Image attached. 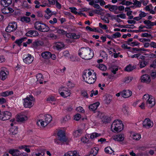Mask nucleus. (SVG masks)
<instances>
[{
  "label": "nucleus",
  "instance_id": "obj_45",
  "mask_svg": "<svg viewBox=\"0 0 156 156\" xmlns=\"http://www.w3.org/2000/svg\"><path fill=\"white\" fill-rule=\"evenodd\" d=\"M76 110L77 112H79L83 113L84 112V111L83 108L81 107H77L76 108Z\"/></svg>",
  "mask_w": 156,
  "mask_h": 156
},
{
  "label": "nucleus",
  "instance_id": "obj_60",
  "mask_svg": "<svg viewBox=\"0 0 156 156\" xmlns=\"http://www.w3.org/2000/svg\"><path fill=\"white\" fill-rule=\"evenodd\" d=\"M133 50H136V51H146V50L144 49V48H133Z\"/></svg>",
  "mask_w": 156,
  "mask_h": 156
},
{
  "label": "nucleus",
  "instance_id": "obj_6",
  "mask_svg": "<svg viewBox=\"0 0 156 156\" xmlns=\"http://www.w3.org/2000/svg\"><path fill=\"white\" fill-rule=\"evenodd\" d=\"M92 73L91 72L89 71L88 73L87 72H84V73L83 74V80L84 81L89 84H92L94 80V79H92V80H90L89 79V77L91 75Z\"/></svg>",
  "mask_w": 156,
  "mask_h": 156
},
{
  "label": "nucleus",
  "instance_id": "obj_15",
  "mask_svg": "<svg viewBox=\"0 0 156 156\" xmlns=\"http://www.w3.org/2000/svg\"><path fill=\"white\" fill-rule=\"evenodd\" d=\"M141 81L144 83H149L151 81L150 76L147 74L143 75L141 77Z\"/></svg>",
  "mask_w": 156,
  "mask_h": 156
},
{
  "label": "nucleus",
  "instance_id": "obj_31",
  "mask_svg": "<svg viewBox=\"0 0 156 156\" xmlns=\"http://www.w3.org/2000/svg\"><path fill=\"white\" fill-rule=\"evenodd\" d=\"M98 153V151L95 148H94L92 149L90 152V154H89L88 156H94L96 155Z\"/></svg>",
  "mask_w": 156,
  "mask_h": 156
},
{
  "label": "nucleus",
  "instance_id": "obj_19",
  "mask_svg": "<svg viewBox=\"0 0 156 156\" xmlns=\"http://www.w3.org/2000/svg\"><path fill=\"white\" fill-rule=\"evenodd\" d=\"M19 151L17 149H11L9 151V153L13 156H18L19 153Z\"/></svg>",
  "mask_w": 156,
  "mask_h": 156
},
{
  "label": "nucleus",
  "instance_id": "obj_30",
  "mask_svg": "<svg viewBox=\"0 0 156 156\" xmlns=\"http://www.w3.org/2000/svg\"><path fill=\"white\" fill-rule=\"evenodd\" d=\"M135 69L134 66H132L131 65H129L126 67L125 70L127 72L132 71Z\"/></svg>",
  "mask_w": 156,
  "mask_h": 156
},
{
  "label": "nucleus",
  "instance_id": "obj_43",
  "mask_svg": "<svg viewBox=\"0 0 156 156\" xmlns=\"http://www.w3.org/2000/svg\"><path fill=\"white\" fill-rule=\"evenodd\" d=\"M121 36V34L119 32H116L112 35V37L114 38L119 37Z\"/></svg>",
  "mask_w": 156,
  "mask_h": 156
},
{
  "label": "nucleus",
  "instance_id": "obj_8",
  "mask_svg": "<svg viewBox=\"0 0 156 156\" xmlns=\"http://www.w3.org/2000/svg\"><path fill=\"white\" fill-rule=\"evenodd\" d=\"M11 116L12 114L10 112L5 111L0 113V119L2 120L5 121L10 119Z\"/></svg>",
  "mask_w": 156,
  "mask_h": 156
},
{
  "label": "nucleus",
  "instance_id": "obj_63",
  "mask_svg": "<svg viewBox=\"0 0 156 156\" xmlns=\"http://www.w3.org/2000/svg\"><path fill=\"white\" fill-rule=\"evenodd\" d=\"M101 19L103 20L105 23H109V20L108 18H105V17H101Z\"/></svg>",
  "mask_w": 156,
  "mask_h": 156
},
{
  "label": "nucleus",
  "instance_id": "obj_62",
  "mask_svg": "<svg viewBox=\"0 0 156 156\" xmlns=\"http://www.w3.org/2000/svg\"><path fill=\"white\" fill-rule=\"evenodd\" d=\"M32 35L34 36H37L39 34L38 32L37 31L35 30H32Z\"/></svg>",
  "mask_w": 156,
  "mask_h": 156
},
{
  "label": "nucleus",
  "instance_id": "obj_41",
  "mask_svg": "<svg viewBox=\"0 0 156 156\" xmlns=\"http://www.w3.org/2000/svg\"><path fill=\"white\" fill-rule=\"evenodd\" d=\"M96 74L95 73H94V74L93 75H92L90 76V77H89V79L90 80H91L94 79V81L92 83H94L96 81Z\"/></svg>",
  "mask_w": 156,
  "mask_h": 156
},
{
  "label": "nucleus",
  "instance_id": "obj_4",
  "mask_svg": "<svg viewBox=\"0 0 156 156\" xmlns=\"http://www.w3.org/2000/svg\"><path fill=\"white\" fill-rule=\"evenodd\" d=\"M35 28L42 32H46L49 30V28L46 25L41 23L39 21L36 22L34 24Z\"/></svg>",
  "mask_w": 156,
  "mask_h": 156
},
{
  "label": "nucleus",
  "instance_id": "obj_38",
  "mask_svg": "<svg viewBox=\"0 0 156 156\" xmlns=\"http://www.w3.org/2000/svg\"><path fill=\"white\" fill-rule=\"evenodd\" d=\"M105 152L109 154H112L114 151L110 147H107L105 148Z\"/></svg>",
  "mask_w": 156,
  "mask_h": 156
},
{
  "label": "nucleus",
  "instance_id": "obj_1",
  "mask_svg": "<svg viewBox=\"0 0 156 156\" xmlns=\"http://www.w3.org/2000/svg\"><path fill=\"white\" fill-rule=\"evenodd\" d=\"M78 55L82 59L88 60L92 58L94 56L93 51L89 48H82L79 50Z\"/></svg>",
  "mask_w": 156,
  "mask_h": 156
},
{
  "label": "nucleus",
  "instance_id": "obj_42",
  "mask_svg": "<svg viewBox=\"0 0 156 156\" xmlns=\"http://www.w3.org/2000/svg\"><path fill=\"white\" fill-rule=\"evenodd\" d=\"M63 90L65 94V96L67 97L70 95L71 93L69 90H68V89H66L65 90Z\"/></svg>",
  "mask_w": 156,
  "mask_h": 156
},
{
  "label": "nucleus",
  "instance_id": "obj_54",
  "mask_svg": "<svg viewBox=\"0 0 156 156\" xmlns=\"http://www.w3.org/2000/svg\"><path fill=\"white\" fill-rule=\"evenodd\" d=\"M117 17H120L122 19H125L126 18V15L124 14H122L119 15H117L116 16Z\"/></svg>",
  "mask_w": 156,
  "mask_h": 156
},
{
  "label": "nucleus",
  "instance_id": "obj_36",
  "mask_svg": "<svg viewBox=\"0 0 156 156\" xmlns=\"http://www.w3.org/2000/svg\"><path fill=\"white\" fill-rule=\"evenodd\" d=\"M132 136L133 139L136 140H139L141 137L140 135L138 134H133Z\"/></svg>",
  "mask_w": 156,
  "mask_h": 156
},
{
  "label": "nucleus",
  "instance_id": "obj_5",
  "mask_svg": "<svg viewBox=\"0 0 156 156\" xmlns=\"http://www.w3.org/2000/svg\"><path fill=\"white\" fill-rule=\"evenodd\" d=\"M33 97L31 95H29V96L24 99V107L26 108H30L33 106L31 101L34 100Z\"/></svg>",
  "mask_w": 156,
  "mask_h": 156
},
{
  "label": "nucleus",
  "instance_id": "obj_51",
  "mask_svg": "<svg viewBox=\"0 0 156 156\" xmlns=\"http://www.w3.org/2000/svg\"><path fill=\"white\" fill-rule=\"evenodd\" d=\"M47 13V15H50V16H51L53 14V12H52L51 10H50V9L49 8H47L46 9V11H45Z\"/></svg>",
  "mask_w": 156,
  "mask_h": 156
},
{
  "label": "nucleus",
  "instance_id": "obj_24",
  "mask_svg": "<svg viewBox=\"0 0 156 156\" xmlns=\"http://www.w3.org/2000/svg\"><path fill=\"white\" fill-rule=\"evenodd\" d=\"M55 47L58 50H59L64 47V44L61 42H56L55 44Z\"/></svg>",
  "mask_w": 156,
  "mask_h": 156
},
{
  "label": "nucleus",
  "instance_id": "obj_64",
  "mask_svg": "<svg viewBox=\"0 0 156 156\" xmlns=\"http://www.w3.org/2000/svg\"><path fill=\"white\" fill-rule=\"evenodd\" d=\"M57 32L58 33L62 34H65L66 33V32L62 30H57Z\"/></svg>",
  "mask_w": 156,
  "mask_h": 156
},
{
  "label": "nucleus",
  "instance_id": "obj_34",
  "mask_svg": "<svg viewBox=\"0 0 156 156\" xmlns=\"http://www.w3.org/2000/svg\"><path fill=\"white\" fill-rule=\"evenodd\" d=\"M26 39V38L25 37L22 38L21 39L16 40L15 41V43L17 44L19 46H20L22 43L23 41L24 40Z\"/></svg>",
  "mask_w": 156,
  "mask_h": 156
},
{
  "label": "nucleus",
  "instance_id": "obj_11",
  "mask_svg": "<svg viewBox=\"0 0 156 156\" xmlns=\"http://www.w3.org/2000/svg\"><path fill=\"white\" fill-rule=\"evenodd\" d=\"M17 121L18 122H23L27 120V117L25 115L21 114L18 115L16 117Z\"/></svg>",
  "mask_w": 156,
  "mask_h": 156
},
{
  "label": "nucleus",
  "instance_id": "obj_28",
  "mask_svg": "<svg viewBox=\"0 0 156 156\" xmlns=\"http://www.w3.org/2000/svg\"><path fill=\"white\" fill-rule=\"evenodd\" d=\"M82 133V130L81 129H79L74 132L73 135L75 137H76L78 136H80Z\"/></svg>",
  "mask_w": 156,
  "mask_h": 156
},
{
  "label": "nucleus",
  "instance_id": "obj_49",
  "mask_svg": "<svg viewBox=\"0 0 156 156\" xmlns=\"http://www.w3.org/2000/svg\"><path fill=\"white\" fill-rule=\"evenodd\" d=\"M99 27L102 29L106 30L108 29V27L106 25H102L101 23H99Z\"/></svg>",
  "mask_w": 156,
  "mask_h": 156
},
{
  "label": "nucleus",
  "instance_id": "obj_39",
  "mask_svg": "<svg viewBox=\"0 0 156 156\" xmlns=\"http://www.w3.org/2000/svg\"><path fill=\"white\" fill-rule=\"evenodd\" d=\"M98 67L102 71H105L107 69L106 66L103 64H100Z\"/></svg>",
  "mask_w": 156,
  "mask_h": 156
},
{
  "label": "nucleus",
  "instance_id": "obj_32",
  "mask_svg": "<svg viewBox=\"0 0 156 156\" xmlns=\"http://www.w3.org/2000/svg\"><path fill=\"white\" fill-rule=\"evenodd\" d=\"M21 20L23 22L28 23L30 21V17L24 16L21 18Z\"/></svg>",
  "mask_w": 156,
  "mask_h": 156
},
{
  "label": "nucleus",
  "instance_id": "obj_40",
  "mask_svg": "<svg viewBox=\"0 0 156 156\" xmlns=\"http://www.w3.org/2000/svg\"><path fill=\"white\" fill-rule=\"evenodd\" d=\"M134 2L133 4L134 5H136V6L140 7L141 5V2L137 0H133Z\"/></svg>",
  "mask_w": 156,
  "mask_h": 156
},
{
  "label": "nucleus",
  "instance_id": "obj_35",
  "mask_svg": "<svg viewBox=\"0 0 156 156\" xmlns=\"http://www.w3.org/2000/svg\"><path fill=\"white\" fill-rule=\"evenodd\" d=\"M101 135V134L100 133H92V134L90 136V138L91 139H93L94 138L99 136Z\"/></svg>",
  "mask_w": 156,
  "mask_h": 156
},
{
  "label": "nucleus",
  "instance_id": "obj_22",
  "mask_svg": "<svg viewBox=\"0 0 156 156\" xmlns=\"http://www.w3.org/2000/svg\"><path fill=\"white\" fill-rule=\"evenodd\" d=\"M41 56L43 58L45 59H48L51 56V53L49 52L46 51L42 53Z\"/></svg>",
  "mask_w": 156,
  "mask_h": 156
},
{
  "label": "nucleus",
  "instance_id": "obj_52",
  "mask_svg": "<svg viewBox=\"0 0 156 156\" xmlns=\"http://www.w3.org/2000/svg\"><path fill=\"white\" fill-rule=\"evenodd\" d=\"M80 37L79 36H76L75 34H71V36L70 37V38H72L73 39H77L79 38Z\"/></svg>",
  "mask_w": 156,
  "mask_h": 156
},
{
  "label": "nucleus",
  "instance_id": "obj_58",
  "mask_svg": "<svg viewBox=\"0 0 156 156\" xmlns=\"http://www.w3.org/2000/svg\"><path fill=\"white\" fill-rule=\"evenodd\" d=\"M151 34H148L147 33H143L142 34V37H151Z\"/></svg>",
  "mask_w": 156,
  "mask_h": 156
},
{
  "label": "nucleus",
  "instance_id": "obj_21",
  "mask_svg": "<svg viewBox=\"0 0 156 156\" xmlns=\"http://www.w3.org/2000/svg\"><path fill=\"white\" fill-rule=\"evenodd\" d=\"M13 94V92L12 91H7L0 93V95L2 97H5L12 94Z\"/></svg>",
  "mask_w": 156,
  "mask_h": 156
},
{
  "label": "nucleus",
  "instance_id": "obj_14",
  "mask_svg": "<svg viewBox=\"0 0 156 156\" xmlns=\"http://www.w3.org/2000/svg\"><path fill=\"white\" fill-rule=\"evenodd\" d=\"M122 96L124 98H127L130 96L132 94V92L130 90H124L121 92Z\"/></svg>",
  "mask_w": 156,
  "mask_h": 156
},
{
  "label": "nucleus",
  "instance_id": "obj_16",
  "mask_svg": "<svg viewBox=\"0 0 156 156\" xmlns=\"http://www.w3.org/2000/svg\"><path fill=\"white\" fill-rule=\"evenodd\" d=\"M99 105V102H96L93 104L89 106V108L91 111H94L97 109Z\"/></svg>",
  "mask_w": 156,
  "mask_h": 156
},
{
  "label": "nucleus",
  "instance_id": "obj_46",
  "mask_svg": "<svg viewBox=\"0 0 156 156\" xmlns=\"http://www.w3.org/2000/svg\"><path fill=\"white\" fill-rule=\"evenodd\" d=\"M112 99V97L111 96H108L106 98V103L109 104L111 101Z\"/></svg>",
  "mask_w": 156,
  "mask_h": 156
},
{
  "label": "nucleus",
  "instance_id": "obj_53",
  "mask_svg": "<svg viewBox=\"0 0 156 156\" xmlns=\"http://www.w3.org/2000/svg\"><path fill=\"white\" fill-rule=\"evenodd\" d=\"M152 97V96L149 95L148 94H144L143 98V100H146L149 97Z\"/></svg>",
  "mask_w": 156,
  "mask_h": 156
},
{
  "label": "nucleus",
  "instance_id": "obj_29",
  "mask_svg": "<svg viewBox=\"0 0 156 156\" xmlns=\"http://www.w3.org/2000/svg\"><path fill=\"white\" fill-rule=\"evenodd\" d=\"M133 79V77L128 76L125 77L122 81V82L123 83H129L132 81Z\"/></svg>",
  "mask_w": 156,
  "mask_h": 156
},
{
  "label": "nucleus",
  "instance_id": "obj_61",
  "mask_svg": "<svg viewBox=\"0 0 156 156\" xmlns=\"http://www.w3.org/2000/svg\"><path fill=\"white\" fill-rule=\"evenodd\" d=\"M140 12H141L139 14V16L140 17H141V19L142 18L146 16V14L145 12H142L141 11H140Z\"/></svg>",
  "mask_w": 156,
  "mask_h": 156
},
{
  "label": "nucleus",
  "instance_id": "obj_44",
  "mask_svg": "<svg viewBox=\"0 0 156 156\" xmlns=\"http://www.w3.org/2000/svg\"><path fill=\"white\" fill-rule=\"evenodd\" d=\"M22 7L24 9L26 8L28 9L29 8L28 4L27 3V2L26 1H24L23 2V4H22Z\"/></svg>",
  "mask_w": 156,
  "mask_h": 156
},
{
  "label": "nucleus",
  "instance_id": "obj_50",
  "mask_svg": "<svg viewBox=\"0 0 156 156\" xmlns=\"http://www.w3.org/2000/svg\"><path fill=\"white\" fill-rule=\"evenodd\" d=\"M81 141L84 143H86L88 142L89 140L86 137H82L81 139Z\"/></svg>",
  "mask_w": 156,
  "mask_h": 156
},
{
  "label": "nucleus",
  "instance_id": "obj_25",
  "mask_svg": "<svg viewBox=\"0 0 156 156\" xmlns=\"http://www.w3.org/2000/svg\"><path fill=\"white\" fill-rule=\"evenodd\" d=\"M42 75L41 74L38 73L36 76L37 79V81L39 82L40 84L43 83V80Z\"/></svg>",
  "mask_w": 156,
  "mask_h": 156
},
{
  "label": "nucleus",
  "instance_id": "obj_20",
  "mask_svg": "<svg viewBox=\"0 0 156 156\" xmlns=\"http://www.w3.org/2000/svg\"><path fill=\"white\" fill-rule=\"evenodd\" d=\"M65 155L66 156H79V154L76 151L68 152L65 154Z\"/></svg>",
  "mask_w": 156,
  "mask_h": 156
},
{
  "label": "nucleus",
  "instance_id": "obj_57",
  "mask_svg": "<svg viewBox=\"0 0 156 156\" xmlns=\"http://www.w3.org/2000/svg\"><path fill=\"white\" fill-rule=\"evenodd\" d=\"M57 22V20L56 18H54L53 20H50L49 21L50 23L51 24H54L55 23H56Z\"/></svg>",
  "mask_w": 156,
  "mask_h": 156
},
{
  "label": "nucleus",
  "instance_id": "obj_26",
  "mask_svg": "<svg viewBox=\"0 0 156 156\" xmlns=\"http://www.w3.org/2000/svg\"><path fill=\"white\" fill-rule=\"evenodd\" d=\"M10 134L12 135H15L17 133V129L16 127L11 128L9 130Z\"/></svg>",
  "mask_w": 156,
  "mask_h": 156
},
{
  "label": "nucleus",
  "instance_id": "obj_33",
  "mask_svg": "<svg viewBox=\"0 0 156 156\" xmlns=\"http://www.w3.org/2000/svg\"><path fill=\"white\" fill-rule=\"evenodd\" d=\"M86 29L87 30H89L91 31H95L98 32H100L101 31H102L101 30H100V31H99L98 30H97L96 28L94 29H92L89 26H87L86 27Z\"/></svg>",
  "mask_w": 156,
  "mask_h": 156
},
{
  "label": "nucleus",
  "instance_id": "obj_2",
  "mask_svg": "<svg viewBox=\"0 0 156 156\" xmlns=\"http://www.w3.org/2000/svg\"><path fill=\"white\" fill-rule=\"evenodd\" d=\"M123 125L121 121L117 120L114 121L111 126V130L113 132L119 133L122 130Z\"/></svg>",
  "mask_w": 156,
  "mask_h": 156
},
{
  "label": "nucleus",
  "instance_id": "obj_59",
  "mask_svg": "<svg viewBox=\"0 0 156 156\" xmlns=\"http://www.w3.org/2000/svg\"><path fill=\"white\" fill-rule=\"evenodd\" d=\"M111 9L110 10V11L111 12H113L114 10H115L118 9V6L116 5H113Z\"/></svg>",
  "mask_w": 156,
  "mask_h": 156
},
{
  "label": "nucleus",
  "instance_id": "obj_56",
  "mask_svg": "<svg viewBox=\"0 0 156 156\" xmlns=\"http://www.w3.org/2000/svg\"><path fill=\"white\" fill-rule=\"evenodd\" d=\"M82 95L84 97H86L87 98H88V94L86 91H83L82 92Z\"/></svg>",
  "mask_w": 156,
  "mask_h": 156
},
{
  "label": "nucleus",
  "instance_id": "obj_48",
  "mask_svg": "<svg viewBox=\"0 0 156 156\" xmlns=\"http://www.w3.org/2000/svg\"><path fill=\"white\" fill-rule=\"evenodd\" d=\"M71 10V12L74 13L75 14H76L77 13V12L76 11V9L75 7H70L69 8Z\"/></svg>",
  "mask_w": 156,
  "mask_h": 156
},
{
  "label": "nucleus",
  "instance_id": "obj_27",
  "mask_svg": "<svg viewBox=\"0 0 156 156\" xmlns=\"http://www.w3.org/2000/svg\"><path fill=\"white\" fill-rule=\"evenodd\" d=\"M43 44V42L41 41H35L33 43V46L34 47L36 48L37 47L40 45H42Z\"/></svg>",
  "mask_w": 156,
  "mask_h": 156
},
{
  "label": "nucleus",
  "instance_id": "obj_12",
  "mask_svg": "<svg viewBox=\"0 0 156 156\" xmlns=\"http://www.w3.org/2000/svg\"><path fill=\"white\" fill-rule=\"evenodd\" d=\"M34 59V57H32L31 55L29 54H28V56L23 59V61L26 64H29L32 62Z\"/></svg>",
  "mask_w": 156,
  "mask_h": 156
},
{
  "label": "nucleus",
  "instance_id": "obj_17",
  "mask_svg": "<svg viewBox=\"0 0 156 156\" xmlns=\"http://www.w3.org/2000/svg\"><path fill=\"white\" fill-rule=\"evenodd\" d=\"M12 2V0H1V4L4 7H7L10 5Z\"/></svg>",
  "mask_w": 156,
  "mask_h": 156
},
{
  "label": "nucleus",
  "instance_id": "obj_23",
  "mask_svg": "<svg viewBox=\"0 0 156 156\" xmlns=\"http://www.w3.org/2000/svg\"><path fill=\"white\" fill-rule=\"evenodd\" d=\"M124 138V137L123 135H117L116 136H115L113 139L116 141H120L123 140Z\"/></svg>",
  "mask_w": 156,
  "mask_h": 156
},
{
  "label": "nucleus",
  "instance_id": "obj_7",
  "mask_svg": "<svg viewBox=\"0 0 156 156\" xmlns=\"http://www.w3.org/2000/svg\"><path fill=\"white\" fill-rule=\"evenodd\" d=\"M17 28V24L16 22L9 23L5 29V31L10 33L14 31Z\"/></svg>",
  "mask_w": 156,
  "mask_h": 156
},
{
  "label": "nucleus",
  "instance_id": "obj_13",
  "mask_svg": "<svg viewBox=\"0 0 156 156\" xmlns=\"http://www.w3.org/2000/svg\"><path fill=\"white\" fill-rule=\"evenodd\" d=\"M6 70L5 68L2 67L1 68L0 73V78L2 80H4L7 78V74L5 72Z\"/></svg>",
  "mask_w": 156,
  "mask_h": 156
},
{
  "label": "nucleus",
  "instance_id": "obj_9",
  "mask_svg": "<svg viewBox=\"0 0 156 156\" xmlns=\"http://www.w3.org/2000/svg\"><path fill=\"white\" fill-rule=\"evenodd\" d=\"M143 127L147 129H148L152 127L153 123L150 119L148 118L145 119L143 122Z\"/></svg>",
  "mask_w": 156,
  "mask_h": 156
},
{
  "label": "nucleus",
  "instance_id": "obj_3",
  "mask_svg": "<svg viewBox=\"0 0 156 156\" xmlns=\"http://www.w3.org/2000/svg\"><path fill=\"white\" fill-rule=\"evenodd\" d=\"M44 121L39 120L37 122V124L38 126L41 125L42 127L46 126L52 120V118L49 115L47 114L45 116Z\"/></svg>",
  "mask_w": 156,
  "mask_h": 156
},
{
  "label": "nucleus",
  "instance_id": "obj_47",
  "mask_svg": "<svg viewBox=\"0 0 156 156\" xmlns=\"http://www.w3.org/2000/svg\"><path fill=\"white\" fill-rule=\"evenodd\" d=\"M81 118V115L79 114H77L75 115L74 119L76 121H78Z\"/></svg>",
  "mask_w": 156,
  "mask_h": 156
},
{
  "label": "nucleus",
  "instance_id": "obj_10",
  "mask_svg": "<svg viewBox=\"0 0 156 156\" xmlns=\"http://www.w3.org/2000/svg\"><path fill=\"white\" fill-rule=\"evenodd\" d=\"M57 135L59 140L63 142H66L67 140L64 131L62 130L59 131Z\"/></svg>",
  "mask_w": 156,
  "mask_h": 156
},
{
  "label": "nucleus",
  "instance_id": "obj_18",
  "mask_svg": "<svg viewBox=\"0 0 156 156\" xmlns=\"http://www.w3.org/2000/svg\"><path fill=\"white\" fill-rule=\"evenodd\" d=\"M151 97H149L146 102V105L151 108L155 105V103L153 102V99L151 98Z\"/></svg>",
  "mask_w": 156,
  "mask_h": 156
},
{
  "label": "nucleus",
  "instance_id": "obj_37",
  "mask_svg": "<svg viewBox=\"0 0 156 156\" xmlns=\"http://www.w3.org/2000/svg\"><path fill=\"white\" fill-rule=\"evenodd\" d=\"M140 67L141 68H142L145 67L147 64V62L145 60L140 62Z\"/></svg>",
  "mask_w": 156,
  "mask_h": 156
},
{
  "label": "nucleus",
  "instance_id": "obj_55",
  "mask_svg": "<svg viewBox=\"0 0 156 156\" xmlns=\"http://www.w3.org/2000/svg\"><path fill=\"white\" fill-rule=\"evenodd\" d=\"M70 119V116L69 115H67L64 118L63 120L65 121H67L69 120Z\"/></svg>",
  "mask_w": 156,
  "mask_h": 156
}]
</instances>
